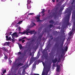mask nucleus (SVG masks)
<instances>
[{"mask_svg":"<svg viewBox=\"0 0 75 75\" xmlns=\"http://www.w3.org/2000/svg\"><path fill=\"white\" fill-rule=\"evenodd\" d=\"M63 45V43L61 44V42L60 41H57V40H56V42L55 43L54 45L55 48H56L58 50L62 48Z\"/></svg>","mask_w":75,"mask_h":75,"instance_id":"obj_1","label":"nucleus"},{"mask_svg":"<svg viewBox=\"0 0 75 75\" xmlns=\"http://www.w3.org/2000/svg\"><path fill=\"white\" fill-rule=\"evenodd\" d=\"M35 32V30H31L30 29H27L26 30V31L25 32V31H23V32H19V34H22V35H23V34H26V35H29L28 33L30 34H33Z\"/></svg>","mask_w":75,"mask_h":75,"instance_id":"obj_2","label":"nucleus"},{"mask_svg":"<svg viewBox=\"0 0 75 75\" xmlns=\"http://www.w3.org/2000/svg\"><path fill=\"white\" fill-rule=\"evenodd\" d=\"M73 10V7L71 6L70 7L67 11H66L65 12V14H66V13H67L68 15L67 16L68 19H69V18H70V16H71V12Z\"/></svg>","mask_w":75,"mask_h":75,"instance_id":"obj_3","label":"nucleus"},{"mask_svg":"<svg viewBox=\"0 0 75 75\" xmlns=\"http://www.w3.org/2000/svg\"><path fill=\"white\" fill-rule=\"evenodd\" d=\"M40 17H41V15H37L36 16V17H35V18H36V20H37V22H42L43 21L42 20H40Z\"/></svg>","mask_w":75,"mask_h":75,"instance_id":"obj_4","label":"nucleus"},{"mask_svg":"<svg viewBox=\"0 0 75 75\" xmlns=\"http://www.w3.org/2000/svg\"><path fill=\"white\" fill-rule=\"evenodd\" d=\"M64 6L63 5L61 7L60 9H59V13H58V15H61L62 14V11L63 10H64Z\"/></svg>","mask_w":75,"mask_h":75,"instance_id":"obj_5","label":"nucleus"},{"mask_svg":"<svg viewBox=\"0 0 75 75\" xmlns=\"http://www.w3.org/2000/svg\"><path fill=\"white\" fill-rule=\"evenodd\" d=\"M31 2V1L30 0H27V8L28 9H30L31 8V6H28V5L29 4H30V3Z\"/></svg>","mask_w":75,"mask_h":75,"instance_id":"obj_6","label":"nucleus"},{"mask_svg":"<svg viewBox=\"0 0 75 75\" xmlns=\"http://www.w3.org/2000/svg\"><path fill=\"white\" fill-rule=\"evenodd\" d=\"M36 59V57H34V54L32 56V57H31L30 60V61H31L32 62H33V61H35Z\"/></svg>","mask_w":75,"mask_h":75,"instance_id":"obj_7","label":"nucleus"},{"mask_svg":"<svg viewBox=\"0 0 75 75\" xmlns=\"http://www.w3.org/2000/svg\"><path fill=\"white\" fill-rule=\"evenodd\" d=\"M69 38H70V39L72 38L73 37V36H72V31H70V33H69Z\"/></svg>","mask_w":75,"mask_h":75,"instance_id":"obj_8","label":"nucleus"},{"mask_svg":"<svg viewBox=\"0 0 75 75\" xmlns=\"http://www.w3.org/2000/svg\"><path fill=\"white\" fill-rule=\"evenodd\" d=\"M16 65H17V67H20V66H21L23 65V63H20V62H18L16 63Z\"/></svg>","mask_w":75,"mask_h":75,"instance_id":"obj_9","label":"nucleus"},{"mask_svg":"<svg viewBox=\"0 0 75 75\" xmlns=\"http://www.w3.org/2000/svg\"><path fill=\"white\" fill-rule=\"evenodd\" d=\"M58 60V59L57 58H55V59L53 60H52V61L53 64H55L57 63V61Z\"/></svg>","mask_w":75,"mask_h":75,"instance_id":"obj_10","label":"nucleus"},{"mask_svg":"<svg viewBox=\"0 0 75 75\" xmlns=\"http://www.w3.org/2000/svg\"><path fill=\"white\" fill-rule=\"evenodd\" d=\"M17 34V32H15V33H13V34L11 35L13 39H14L15 38L14 37Z\"/></svg>","mask_w":75,"mask_h":75,"instance_id":"obj_11","label":"nucleus"},{"mask_svg":"<svg viewBox=\"0 0 75 75\" xmlns=\"http://www.w3.org/2000/svg\"><path fill=\"white\" fill-rule=\"evenodd\" d=\"M59 69H60V66L58 65L57 66L56 71L57 72H59Z\"/></svg>","mask_w":75,"mask_h":75,"instance_id":"obj_12","label":"nucleus"},{"mask_svg":"<svg viewBox=\"0 0 75 75\" xmlns=\"http://www.w3.org/2000/svg\"><path fill=\"white\" fill-rule=\"evenodd\" d=\"M27 52V50H25L23 51V57H25V55H26V53Z\"/></svg>","mask_w":75,"mask_h":75,"instance_id":"obj_13","label":"nucleus"},{"mask_svg":"<svg viewBox=\"0 0 75 75\" xmlns=\"http://www.w3.org/2000/svg\"><path fill=\"white\" fill-rule=\"evenodd\" d=\"M60 60H61V57H60V55H59L58 57V61H57V64H58V63L60 61Z\"/></svg>","mask_w":75,"mask_h":75,"instance_id":"obj_14","label":"nucleus"},{"mask_svg":"<svg viewBox=\"0 0 75 75\" xmlns=\"http://www.w3.org/2000/svg\"><path fill=\"white\" fill-rule=\"evenodd\" d=\"M35 41H34V39H33L32 40H30V42L31 43L29 44V45H31L32 44V42H35Z\"/></svg>","mask_w":75,"mask_h":75,"instance_id":"obj_15","label":"nucleus"},{"mask_svg":"<svg viewBox=\"0 0 75 75\" xmlns=\"http://www.w3.org/2000/svg\"><path fill=\"white\" fill-rule=\"evenodd\" d=\"M52 14H54V18H56L57 17V14L55 13H52Z\"/></svg>","mask_w":75,"mask_h":75,"instance_id":"obj_16","label":"nucleus"},{"mask_svg":"<svg viewBox=\"0 0 75 75\" xmlns=\"http://www.w3.org/2000/svg\"><path fill=\"white\" fill-rule=\"evenodd\" d=\"M10 45V43L9 42H6L5 44H4V45H7V46H9V45Z\"/></svg>","mask_w":75,"mask_h":75,"instance_id":"obj_17","label":"nucleus"},{"mask_svg":"<svg viewBox=\"0 0 75 75\" xmlns=\"http://www.w3.org/2000/svg\"><path fill=\"white\" fill-rule=\"evenodd\" d=\"M20 49H22L23 48V46L21 44H20L18 45Z\"/></svg>","mask_w":75,"mask_h":75,"instance_id":"obj_18","label":"nucleus"},{"mask_svg":"<svg viewBox=\"0 0 75 75\" xmlns=\"http://www.w3.org/2000/svg\"><path fill=\"white\" fill-rule=\"evenodd\" d=\"M50 23H55L54 21L53 20H51L49 21Z\"/></svg>","mask_w":75,"mask_h":75,"instance_id":"obj_19","label":"nucleus"},{"mask_svg":"<svg viewBox=\"0 0 75 75\" xmlns=\"http://www.w3.org/2000/svg\"><path fill=\"white\" fill-rule=\"evenodd\" d=\"M45 9H43L42 10V12H41V13L42 14H43V13H44V12H45Z\"/></svg>","mask_w":75,"mask_h":75,"instance_id":"obj_20","label":"nucleus"},{"mask_svg":"<svg viewBox=\"0 0 75 75\" xmlns=\"http://www.w3.org/2000/svg\"><path fill=\"white\" fill-rule=\"evenodd\" d=\"M63 35H62L61 36V37H62V38H64V37H65V33H63Z\"/></svg>","mask_w":75,"mask_h":75,"instance_id":"obj_21","label":"nucleus"},{"mask_svg":"<svg viewBox=\"0 0 75 75\" xmlns=\"http://www.w3.org/2000/svg\"><path fill=\"white\" fill-rule=\"evenodd\" d=\"M50 69H51V67L50 66H48V67H47V69H48V71H50Z\"/></svg>","mask_w":75,"mask_h":75,"instance_id":"obj_22","label":"nucleus"},{"mask_svg":"<svg viewBox=\"0 0 75 75\" xmlns=\"http://www.w3.org/2000/svg\"><path fill=\"white\" fill-rule=\"evenodd\" d=\"M10 40H11V37H9L8 38V39H6V40L7 41H8V40H9V41H10Z\"/></svg>","mask_w":75,"mask_h":75,"instance_id":"obj_23","label":"nucleus"},{"mask_svg":"<svg viewBox=\"0 0 75 75\" xmlns=\"http://www.w3.org/2000/svg\"><path fill=\"white\" fill-rule=\"evenodd\" d=\"M21 54H22V53L21 52H19L18 53V55H21Z\"/></svg>","mask_w":75,"mask_h":75,"instance_id":"obj_24","label":"nucleus"},{"mask_svg":"<svg viewBox=\"0 0 75 75\" xmlns=\"http://www.w3.org/2000/svg\"><path fill=\"white\" fill-rule=\"evenodd\" d=\"M42 36H43V34H42L39 36V38H41V37H42Z\"/></svg>","mask_w":75,"mask_h":75,"instance_id":"obj_25","label":"nucleus"},{"mask_svg":"<svg viewBox=\"0 0 75 75\" xmlns=\"http://www.w3.org/2000/svg\"><path fill=\"white\" fill-rule=\"evenodd\" d=\"M23 21H19L18 23H17L16 24H21V23H23Z\"/></svg>","mask_w":75,"mask_h":75,"instance_id":"obj_26","label":"nucleus"},{"mask_svg":"<svg viewBox=\"0 0 75 75\" xmlns=\"http://www.w3.org/2000/svg\"><path fill=\"white\" fill-rule=\"evenodd\" d=\"M2 72H3V74H5V73H6V70L5 69V70H4V71H3V70H2Z\"/></svg>","mask_w":75,"mask_h":75,"instance_id":"obj_27","label":"nucleus"},{"mask_svg":"<svg viewBox=\"0 0 75 75\" xmlns=\"http://www.w3.org/2000/svg\"><path fill=\"white\" fill-rule=\"evenodd\" d=\"M74 0H73L72 3L71 4V7H72L73 8V4H74Z\"/></svg>","mask_w":75,"mask_h":75,"instance_id":"obj_28","label":"nucleus"},{"mask_svg":"<svg viewBox=\"0 0 75 75\" xmlns=\"http://www.w3.org/2000/svg\"><path fill=\"white\" fill-rule=\"evenodd\" d=\"M0 55H3V54H2V51H0Z\"/></svg>","mask_w":75,"mask_h":75,"instance_id":"obj_29","label":"nucleus"},{"mask_svg":"<svg viewBox=\"0 0 75 75\" xmlns=\"http://www.w3.org/2000/svg\"><path fill=\"white\" fill-rule=\"evenodd\" d=\"M14 39H11V41H12V42H14L15 41V40H14Z\"/></svg>","mask_w":75,"mask_h":75,"instance_id":"obj_30","label":"nucleus"},{"mask_svg":"<svg viewBox=\"0 0 75 75\" xmlns=\"http://www.w3.org/2000/svg\"><path fill=\"white\" fill-rule=\"evenodd\" d=\"M49 27H50V28H52V27H53V25L50 24L49 25Z\"/></svg>","mask_w":75,"mask_h":75,"instance_id":"obj_31","label":"nucleus"},{"mask_svg":"<svg viewBox=\"0 0 75 75\" xmlns=\"http://www.w3.org/2000/svg\"><path fill=\"white\" fill-rule=\"evenodd\" d=\"M18 30L19 31H21V28H20V27H19L18 28Z\"/></svg>","mask_w":75,"mask_h":75,"instance_id":"obj_32","label":"nucleus"},{"mask_svg":"<svg viewBox=\"0 0 75 75\" xmlns=\"http://www.w3.org/2000/svg\"><path fill=\"white\" fill-rule=\"evenodd\" d=\"M48 72H49V71H46L45 74L46 75H48Z\"/></svg>","mask_w":75,"mask_h":75,"instance_id":"obj_33","label":"nucleus"},{"mask_svg":"<svg viewBox=\"0 0 75 75\" xmlns=\"http://www.w3.org/2000/svg\"><path fill=\"white\" fill-rule=\"evenodd\" d=\"M4 58L5 59H7V56L5 55V56L4 57Z\"/></svg>","mask_w":75,"mask_h":75,"instance_id":"obj_34","label":"nucleus"},{"mask_svg":"<svg viewBox=\"0 0 75 75\" xmlns=\"http://www.w3.org/2000/svg\"><path fill=\"white\" fill-rule=\"evenodd\" d=\"M53 67H56V64H53Z\"/></svg>","mask_w":75,"mask_h":75,"instance_id":"obj_35","label":"nucleus"},{"mask_svg":"<svg viewBox=\"0 0 75 75\" xmlns=\"http://www.w3.org/2000/svg\"><path fill=\"white\" fill-rule=\"evenodd\" d=\"M33 63V62H32L30 61V63H29V65H31V64H32V63Z\"/></svg>","mask_w":75,"mask_h":75,"instance_id":"obj_36","label":"nucleus"},{"mask_svg":"<svg viewBox=\"0 0 75 75\" xmlns=\"http://www.w3.org/2000/svg\"><path fill=\"white\" fill-rule=\"evenodd\" d=\"M70 24V23H68V22L67 23V25H69Z\"/></svg>","mask_w":75,"mask_h":75,"instance_id":"obj_37","label":"nucleus"},{"mask_svg":"<svg viewBox=\"0 0 75 75\" xmlns=\"http://www.w3.org/2000/svg\"><path fill=\"white\" fill-rule=\"evenodd\" d=\"M45 75V72H42V75Z\"/></svg>","mask_w":75,"mask_h":75,"instance_id":"obj_38","label":"nucleus"},{"mask_svg":"<svg viewBox=\"0 0 75 75\" xmlns=\"http://www.w3.org/2000/svg\"><path fill=\"white\" fill-rule=\"evenodd\" d=\"M15 36L16 38H17V37H18V35H17H17H16Z\"/></svg>","mask_w":75,"mask_h":75,"instance_id":"obj_39","label":"nucleus"},{"mask_svg":"<svg viewBox=\"0 0 75 75\" xmlns=\"http://www.w3.org/2000/svg\"><path fill=\"white\" fill-rule=\"evenodd\" d=\"M60 57H61V58H63V55H62V54L61 55Z\"/></svg>","mask_w":75,"mask_h":75,"instance_id":"obj_40","label":"nucleus"},{"mask_svg":"<svg viewBox=\"0 0 75 75\" xmlns=\"http://www.w3.org/2000/svg\"><path fill=\"white\" fill-rule=\"evenodd\" d=\"M9 62L10 63H11V62H12V61H11V60H10L9 61Z\"/></svg>","mask_w":75,"mask_h":75,"instance_id":"obj_41","label":"nucleus"},{"mask_svg":"<svg viewBox=\"0 0 75 75\" xmlns=\"http://www.w3.org/2000/svg\"><path fill=\"white\" fill-rule=\"evenodd\" d=\"M24 42H25V40H23L22 41V43H24Z\"/></svg>","mask_w":75,"mask_h":75,"instance_id":"obj_42","label":"nucleus"},{"mask_svg":"<svg viewBox=\"0 0 75 75\" xmlns=\"http://www.w3.org/2000/svg\"><path fill=\"white\" fill-rule=\"evenodd\" d=\"M6 39H8V36H6Z\"/></svg>","mask_w":75,"mask_h":75,"instance_id":"obj_43","label":"nucleus"},{"mask_svg":"<svg viewBox=\"0 0 75 75\" xmlns=\"http://www.w3.org/2000/svg\"><path fill=\"white\" fill-rule=\"evenodd\" d=\"M22 41V39H20L18 40V41Z\"/></svg>","mask_w":75,"mask_h":75,"instance_id":"obj_44","label":"nucleus"},{"mask_svg":"<svg viewBox=\"0 0 75 75\" xmlns=\"http://www.w3.org/2000/svg\"><path fill=\"white\" fill-rule=\"evenodd\" d=\"M33 13H29V14H28V15H32V14H33Z\"/></svg>","mask_w":75,"mask_h":75,"instance_id":"obj_45","label":"nucleus"},{"mask_svg":"<svg viewBox=\"0 0 75 75\" xmlns=\"http://www.w3.org/2000/svg\"><path fill=\"white\" fill-rule=\"evenodd\" d=\"M42 64L43 65H45V63H44V62H42Z\"/></svg>","mask_w":75,"mask_h":75,"instance_id":"obj_46","label":"nucleus"},{"mask_svg":"<svg viewBox=\"0 0 75 75\" xmlns=\"http://www.w3.org/2000/svg\"><path fill=\"white\" fill-rule=\"evenodd\" d=\"M52 13V11H51V12H50V14H51V13Z\"/></svg>","mask_w":75,"mask_h":75,"instance_id":"obj_47","label":"nucleus"},{"mask_svg":"<svg viewBox=\"0 0 75 75\" xmlns=\"http://www.w3.org/2000/svg\"><path fill=\"white\" fill-rule=\"evenodd\" d=\"M33 75H40V74H34Z\"/></svg>","mask_w":75,"mask_h":75,"instance_id":"obj_48","label":"nucleus"},{"mask_svg":"<svg viewBox=\"0 0 75 75\" xmlns=\"http://www.w3.org/2000/svg\"><path fill=\"white\" fill-rule=\"evenodd\" d=\"M6 52H8V50H7V49H6Z\"/></svg>","mask_w":75,"mask_h":75,"instance_id":"obj_49","label":"nucleus"},{"mask_svg":"<svg viewBox=\"0 0 75 75\" xmlns=\"http://www.w3.org/2000/svg\"><path fill=\"white\" fill-rule=\"evenodd\" d=\"M50 10H48V13H50Z\"/></svg>","mask_w":75,"mask_h":75,"instance_id":"obj_50","label":"nucleus"},{"mask_svg":"<svg viewBox=\"0 0 75 75\" xmlns=\"http://www.w3.org/2000/svg\"><path fill=\"white\" fill-rule=\"evenodd\" d=\"M47 57H48V56H46L45 57V58H46V59H47Z\"/></svg>","mask_w":75,"mask_h":75,"instance_id":"obj_51","label":"nucleus"},{"mask_svg":"<svg viewBox=\"0 0 75 75\" xmlns=\"http://www.w3.org/2000/svg\"><path fill=\"white\" fill-rule=\"evenodd\" d=\"M52 1L54 3V2H55V0H52Z\"/></svg>","mask_w":75,"mask_h":75,"instance_id":"obj_52","label":"nucleus"},{"mask_svg":"<svg viewBox=\"0 0 75 75\" xmlns=\"http://www.w3.org/2000/svg\"><path fill=\"white\" fill-rule=\"evenodd\" d=\"M25 38V37H24V38H22V39H24V38Z\"/></svg>","mask_w":75,"mask_h":75,"instance_id":"obj_53","label":"nucleus"},{"mask_svg":"<svg viewBox=\"0 0 75 75\" xmlns=\"http://www.w3.org/2000/svg\"><path fill=\"white\" fill-rule=\"evenodd\" d=\"M6 49H5V48H4V51H6Z\"/></svg>","mask_w":75,"mask_h":75,"instance_id":"obj_54","label":"nucleus"},{"mask_svg":"<svg viewBox=\"0 0 75 75\" xmlns=\"http://www.w3.org/2000/svg\"><path fill=\"white\" fill-rule=\"evenodd\" d=\"M66 50H67V49H68V47H66Z\"/></svg>","mask_w":75,"mask_h":75,"instance_id":"obj_55","label":"nucleus"},{"mask_svg":"<svg viewBox=\"0 0 75 75\" xmlns=\"http://www.w3.org/2000/svg\"><path fill=\"white\" fill-rule=\"evenodd\" d=\"M51 15L50 16H48V17H49L50 18V17H51Z\"/></svg>","mask_w":75,"mask_h":75,"instance_id":"obj_56","label":"nucleus"},{"mask_svg":"<svg viewBox=\"0 0 75 75\" xmlns=\"http://www.w3.org/2000/svg\"><path fill=\"white\" fill-rule=\"evenodd\" d=\"M38 62H40V60H38Z\"/></svg>","mask_w":75,"mask_h":75,"instance_id":"obj_57","label":"nucleus"},{"mask_svg":"<svg viewBox=\"0 0 75 75\" xmlns=\"http://www.w3.org/2000/svg\"><path fill=\"white\" fill-rule=\"evenodd\" d=\"M56 2H58V0H56Z\"/></svg>","mask_w":75,"mask_h":75,"instance_id":"obj_58","label":"nucleus"},{"mask_svg":"<svg viewBox=\"0 0 75 75\" xmlns=\"http://www.w3.org/2000/svg\"><path fill=\"white\" fill-rule=\"evenodd\" d=\"M30 56H31V55H32V54H31V53H30Z\"/></svg>","mask_w":75,"mask_h":75,"instance_id":"obj_59","label":"nucleus"},{"mask_svg":"<svg viewBox=\"0 0 75 75\" xmlns=\"http://www.w3.org/2000/svg\"><path fill=\"white\" fill-rule=\"evenodd\" d=\"M36 45L38 46V45L37 44V43L36 44Z\"/></svg>","mask_w":75,"mask_h":75,"instance_id":"obj_60","label":"nucleus"},{"mask_svg":"<svg viewBox=\"0 0 75 75\" xmlns=\"http://www.w3.org/2000/svg\"><path fill=\"white\" fill-rule=\"evenodd\" d=\"M65 33V31L63 30V33Z\"/></svg>","mask_w":75,"mask_h":75,"instance_id":"obj_61","label":"nucleus"},{"mask_svg":"<svg viewBox=\"0 0 75 75\" xmlns=\"http://www.w3.org/2000/svg\"><path fill=\"white\" fill-rule=\"evenodd\" d=\"M53 39V37H52L51 38V40H52Z\"/></svg>","mask_w":75,"mask_h":75,"instance_id":"obj_62","label":"nucleus"},{"mask_svg":"<svg viewBox=\"0 0 75 75\" xmlns=\"http://www.w3.org/2000/svg\"><path fill=\"white\" fill-rule=\"evenodd\" d=\"M34 25H35V24L34 23Z\"/></svg>","mask_w":75,"mask_h":75,"instance_id":"obj_63","label":"nucleus"},{"mask_svg":"<svg viewBox=\"0 0 75 75\" xmlns=\"http://www.w3.org/2000/svg\"><path fill=\"white\" fill-rule=\"evenodd\" d=\"M1 75H4L3 74H2Z\"/></svg>","mask_w":75,"mask_h":75,"instance_id":"obj_64","label":"nucleus"}]
</instances>
